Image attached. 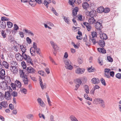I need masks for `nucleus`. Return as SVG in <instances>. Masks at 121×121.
I'll return each instance as SVG.
<instances>
[{
	"mask_svg": "<svg viewBox=\"0 0 121 121\" xmlns=\"http://www.w3.org/2000/svg\"><path fill=\"white\" fill-rule=\"evenodd\" d=\"M65 67V68L70 70H72L73 68V64L71 61L69 59H67L64 60Z\"/></svg>",
	"mask_w": 121,
	"mask_h": 121,
	"instance_id": "f257e3e1",
	"label": "nucleus"
},
{
	"mask_svg": "<svg viewBox=\"0 0 121 121\" xmlns=\"http://www.w3.org/2000/svg\"><path fill=\"white\" fill-rule=\"evenodd\" d=\"M14 84L12 83L10 85L11 86L13 90H18L19 88H20L22 86V83L19 81L16 80Z\"/></svg>",
	"mask_w": 121,
	"mask_h": 121,
	"instance_id": "f03ea898",
	"label": "nucleus"
},
{
	"mask_svg": "<svg viewBox=\"0 0 121 121\" xmlns=\"http://www.w3.org/2000/svg\"><path fill=\"white\" fill-rule=\"evenodd\" d=\"M22 56L23 58L26 61L27 64L33 65L32 59L28 55L26 54L25 53H22Z\"/></svg>",
	"mask_w": 121,
	"mask_h": 121,
	"instance_id": "7ed1b4c3",
	"label": "nucleus"
},
{
	"mask_svg": "<svg viewBox=\"0 0 121 121\" xmlns=\"http://www.w3.org/2000/svg\"><path fill=\"white\" fill-rule=\"evenodd\" d=\"M0 86L1 89L4 90H6V91H9L11 92L12 91V90L9 86H8L7 85L6 82H1L0 84Z\"/></svg>",
	"mask_w": 121,
	"mask_h": 121,
	"instance_id": "20e7f679",
	"label": "nucleus"
},
{
	"mask_svg": "<svg viewBox=\"0 0 121 121\" xmlns=\"http://www.w3.org/2000/svg\"><path fill=\"white\" fill-rule=\"evenodd\" d=\"M50 43L53 48V52L54 55H56L57 51L59 49L58 46L52 40L50 41Z\"/></svg>",
	"mask_w": 121,
	"mask_h": 121,
	"instance_id": "39448f33",
	"label": "nucleus"
},
{
	"mask_svg": "<svg viewBox=\"0 0 121 121\" xmlns=\"http://www.w3.org/2000/svg\"><path fill=\"white\" fill-rule=\"evenodd\" d=\"M86 14L87 16H89L92 17H95L97 15V13L95 10H92L90 12L86 10Z\"/></svg>",
	"mask_w": 121,
	"mask_h": 121,
	"instance_id": "423d86ee",
	"label": "nucleus"
},
{
	"mask_svg": "<svg viewBox=\"0 0 121 121\" xmlns=\"http://www.w3.org/2000/svg\"><path fill=\"white\" fill-rule=\"evenodd\" d=\"M43 25L46 28H48L49 30H51L52 28L54 27V24L50 22H47L46 23H44Z\"/></svg>",
	"mask_w": 121,
	"mask_h": 121,
	"instance_id": "0eeeda50",
	"label": "nucleus"
},
{
	"mask_svg": "<svg viewBox=\"0 0 121 121\" xmlns=\"http://www.w3.org/2000/svg\"><path fill=\"white\" fill-rule=\"evenodd\" d=\"M95 23V26L96 29L100 30L102 28V22L99 20H98Z\"/></svg>",
	"mask_w": 121,
	"mask_h": 121,
	"instance_id": "6e6552de",
	"label": "nucleus"
},
{
	"mask_svg": "<svg viewBox=\"0 0 121 121\" xmlns=\"http://www.w3.org/2000/svg\"><path fill=\"white\" fill-rule=\"evenodd\" d=\"M85 70V69L84 68L79 67L76 69L75 72V73L77 74H81L84 73Z\"/></svg>",
	"mask_w": 121,
	"mask_h": 121,
	"instance_id": "1a4fd4ad",
	"label": "nucleus"
},
{
	"mask_svg": "<svg viewBox=\"0 0 121 121\" xmlns=\"http://www.w3.org/2000/svg\"><path fill=\"white\" fill-rule=\"evenodd\" d=\"M5 75V72L4 70V69H2L0 71V77L2 79H4L6 81H7V80H6V78L7 79H9V78L8 76L4 77Z\"/></svg>",
	"mask_w": 121,
	"mask_h": 121,
	"instance_id": "9d476101",
	"label": "nucleus"
},
{
	"mask_svg": "<svg viewBox=\"0 0 121 121\" xmlns=\"http://www.w3.org/2000/svg\"><path fill=\"white\" fill-rule=\"evenodd\" d=\"M39 83L42 89L43 90L46 87V84L45 82H43L41 79L40 77L39 78Z\"/></svg>",
	"mask_w": 121,
	"mask_h": 121,
	"instance_id": "9b49d317",
	"label": "nucleus"
},
{
	"mask_svg": "<svg viewBox=\"0 0 121 121\" xmlns=\"http://www.w3.org/2000/svg\"><path fill=\"white\" fill-rule=\"evenodd\" d=\"M10 70L11 72L14 74L17 73L18 72L17 68L15 66H11L10 68Z\"/></svg>",
	"mask_w": 121,
	"mask_h": 121,
	"instance_id": "f8f14e48",
	"label": "nucleus"
},
{
	"mask_svg": "<svg viewBox=\"0 0 121 121\" xmlns=\"http://www.w3.org/2000/svg\"><path fill=\"white\" fill-rule=\"evenodd\" d=\"M91 81L92 83L95 84H98L100 82V81L99 79L95 78H92L91 80Z\"/></svg>",
	"mask_w": 121,
	"mask_h": 121,
	"instance_id": "ddd939ff",
	"label": "nucleus"
},
{
	"mask_svg": "<svg viewBox=\"0 0 121 121\" xmlns=\"http://www.w3.org/2000/svg\"><path fill=\"white\" fill-rule=\"evenodd\" d=\"M62 18L66 23L68 24H70L71 21L69 17L63 16Z\"/></svg>",
	"mask_w": 121,
	"mask_h": 121,
	"instance_id": "4468645a",
	"label": "nucleus"
},
{
	"mask_svg": "<svg viewBox=\"0 0 121 121\" xmlns=\"http://www.w3.org/2000/svg\"><path fill=\"white\" fill-rule=\"evenodd\" d=\"M83 89L85 92L87 94L89 93V86L86 85H85L83 86Z\"/></svg>",
	"mask_w": 121,
	"mask_h": 121,
	"instance_id": "2eb2a0df",
	"label": "nucleus"
},
{
	"mask_svg": "<svg viewBox=\"0 0 121 121\" xmlns=\"http://www.w3.org/2000/svg\"><path fill=\"white\" fill-rule=\"evenodd\" d=\"M79 10V8L78 7H75L73 10L72 14L73 17L76 16L77 14V13Z\"/></svg>",
	"mask_w": 121,
	"mask_h": 121,
	"instance_id": "dca6fc26",
	"label": "nucleus"
},
{
	"mask_svg": "<svg viewBox=\"0 0 121 121\" xmlns=\"http://www.w3.org/2000/svg\"><path fill=\"white\" fill-rule=\"evenodd\" d=\"M110 71V69H104V72L105 73V76L108 78H110V76L108 74L109 72Z\"/></svg>",
	"mask_w": 121,
	"mask_h": 121,
	"instance_id": "f3484780",
	"label": "nucleus"
},
{
	"mask_svg": "<svg viewBox=\"0 0 121 121\" xmlns=\"http://www.w3.org/2000/svg\"><path fill=\"white\" fill-rule=\"evenodd\" d=\"M99 34L100 37L101 39L106 40L108 38V37L106 34L101 33Z\"/></svg>",
	"mask_w": 121,
	"mask_h": 121,
	"instance_id": "a211bd4d",
	"label": "nucleus"
},
{
	"mask_svg": "<svg viewBox=\"0 0 121 121\" xmlns=\"http://www.w3.org/2000/svg\"><path fill=\"white\" fill-rule=\"evenodd\" d=\"M23 31L26 34H28L30 36H34L33 33L29 30L24 29L23 30Z\"/></svg>",
	"mask_w": 121,
	"mask_h": 121,
	"instance_id": "6ab92c4d",
	"label": "nucleus"
},
{
	"mask_svg": "<svg viewBox=\"0 0 121 121\" xmlns=\"http://www.w3.org/2000/svg\"><path fill=\"white\" fill-rule=\"evenodd\" d=\"M88 22L90 24H94L96 22L93 17H91L89 19Z\"/></svg>",
	"mask_w": 121,
	"mask_h": 121,
	"instance_id": "aec40b11",
	"label": "nucleus"
},
{
	"mask_svg": "<svg viewBox=\"0 0 121 121\" xmlns=\"http://www.w3.org/2000/svg\"><path fill=\"white\" fill-rule=\"evenodd\" d=\"M5 93V98L8 100H9L11 99V97L9 91H7Z\"/></svg>",
	"mask_w": 121,
	"mask_h": 121,
	"instance_id": "412c9836",
	"label": "nucleus"
},
{
	"mask_svg": "<svg viewBox=\"0 0 121 121\" xmlns=\"http://www.w3.org/2000/svg\"><path fill=\"white\" fill-rule=\"evenodd\" d=\"M80 43H77L76 44L73 42H72L71 43V45L73 46L74 48L75 49H78L80 46Z\"/></svg>",
	"mask_w": 121,
	"mask_h": 121,
	"instance_id": "4be33fe9",
	"label": "nucleus"
},
{
	"mask_svg": "<svg viewBox=\"0 0 121 121\" xmlns=\"http://www.w3.org/2000/svg\"><path fill=\"white\" fill-rule=\"evenodd\" d=\"M37 101L39 105L42 107H44L45 104L42 99L40 98H38Z\"/></svg>",
	"mask_w": 121,
	"mask_h": 121,
	"instance_id": "5701e85b",
	"label": "nucleus"
},
{
	"mask_svg": "<svg viewBox=\"0 0 121 121\" xmlns=\"http://www.w3.org/2000/svg\"><path fill=\"white\" fill-rule=\"evenodd\" d=\"M6 26V23L5 22L0 21V26L2 28L5 29Z\"/></svg>",
	"mask_w": 121,
	"mask_h": 121,
	"instance_id": "b1692460",
	"label": "nucleus"
},
{
	"mask_svg": "<svg viewBox=\"0 0 121 121\" xmlns=\"http://www.w3.org/2000/svg\"><path fill=\"white\" fill-rule=\"evenodd\" d=\"M27 70V71L29 73H34L35 72V70L31 67H28Z\"/></svg>",
	"mask_w": 121,
	"mask_h": 121,
	"instance_id": "393cba45",
	"label": "nucleus"
},
{
	"mask_svg": "<svg viewBox=\"0 0 121 121\" xmlns=\"http://www.w3.org/2000/svg\"><path fill=\"white\" fill-rule=\"evenodd\" d=\"M16 58L18 60H22L23 59L22 56H21L20 54H16Z\"/></svg>",
	"mask_w": 121,
	"mask_h": 121,
	"instance_id": "a878e982",
	"label": "nucleus"
},
{
	"mask_svg": "<svg viewBox=\"0 0 121 121\" xmlns=\"http://www.w3.org/2000/svg\"><path fill=\"white\" fill-rule=\"evenodd\" d=\"M78 35L76 37V38L78 40H80L82 39V33L80 31H78Z\"/></svg>",
	"mask_w": 121,
	"mask_h": 121,
	"instance_id": "bb28decb",
	"label": "nucleus"
},
{
	"mask_svg": "<svg viewBox=\"0 0 121 121\" xmlns=\"http://www.w3.org/2000/svg\"><path fill=\"white\" fill-rule=\"evenodd\" d=\"M104 9L102 6H101L99 7L97 9V11L98 13H101L104 11Z\"/></svg>",
	"mask_w": 121,
	"mask_h": 121,
	"instance_id": "cd10ccee",
	"label": "nucleus"
},
{
	"mask_svg": "<svg viewBox=\"0 0 121 121\" xmlns=\"http://www.w3.org/2000/svg\"><path fill=\"white\" fill-rule=\"evenodd\" d=\"M83 8L85 9H87L89 7V4L86 2H84L82 4Z\"/></svg>",
	"mask_w": 121,
	"mask_h": 121,
	"instance_id": "c85d7f7f",
	"label": "nucleus"
},
{
	"mask_svg": "<svg viewBox=\"0 0 121 121\" xmlns=\"http://www.w3.org/2000/svg\"><path fill=\"white\" fill-rule=\"evenodd\" d=\"M36 0H30L29 2V3L31 6H35L37 2Z\"/></svg>",
	"mask_w": 121,
	"mask_h": 121,
	"instance_id": "c756f323",
	"label": "nucleus"
},
{
	"mask_svg": "<svg viewBox=\"0 0 121 121\" xmlns=\"http://www.w3.org/2000/svg\"><path fill=\"white\" fill-rule=\"evenodd\" d=\"M35 49L31 47L30 49V51L31 55L33 56L35 55Z\"/></svg>",
	"mask_w": 121,
	"mask_h": 121,
	"instance_id": "7c9ffc66",
	"label": "nucleus"
},
{
	"mask_svg": "<svg viewBox=\"0 0 121 121\" xmlns=\"http://www.w3.org/2000/svg\"><path fill=\"white\" fill-rule=\"evenodd\" d=\"M19 73L20 77L21 78H23L27 77L26 75L24 73L22 70H19Z\"/></svg>",
	"mask_w": 121,
	"mask_h": 121,
	"instance_id": "2f4dec72",
	"label": "nucleus"
},
{
	"mask_svg": "<svg viewBox=\"0 0 121 121\" xmlns=\"http://www.w3.org/2000/svg\"><path fill=\"white\" fill-rule=\"evenodd\" d=\"M6 23L8 28H11L13 27V24L12 22L9 21H8L6 22Z\"/></svg>",
	"mask_w": 121,
	"mask_h": 121,
	"instance_id": "473e14b6",
	"label": "nucleus"
},
{
	"mask_svg": "<svg viewBox=\"0 0 121 121\" xmlns=\"http://www.w3.org/2000/svg\"><path fill=\"white\" fill-rule=\"evenodd\" d=\"M20 48L22 52V53H25L26 51V47H25L24 45H22L20 46Z\"/></svg>",
	"mask_w": 121,
	"mask_h": 121,
	"instance_id": "72a5a7b5",
	"label": "nucleus"
},
{
	"mask_svg": "<svg viewBox=\"0 0 121 121\" xmlns=\"http://www.w3.org/2000/svg\"><path fill=\"white\" fill-rule=\"evenodd\" d=\"M87 71L89 72L90 73L95 71H96V69L94 67L91 66L88 68Z\"/></svg>",
	"mask_w": 121,
	"mask_h": 121,
	"instance_id": "f704fd0d",
	"label": "nucleus"
},
{
	"mask_svg": "<svg viewBox=\"0 0 121 121\" xmlns=\"http://www.w3.org/2000/svg\"><path fill=\"white\" fill-rule=\"evenodd\" d=\"M88 94H86V93L84 95V98L86 99L89 100L91 101H92V99L88 95Z\"/></svg>",
	"mask_w": 121,
	"mask_h": 121,
	"instance_id": "c9c22d12",
	"label": "nucleus"
},
{
	"mask_svg": "<svg viewBox=\"0 0 121 121\" xmlns=\"http://www.w3.org/2000/svg\"><path fill=\"white\" fill-rule=\"evenodd\" d=\"M98 50L99 52L105 54L106 53V51L104 48H98Z\"/></svg>",
	"mask_w": 121,
	"mask_h": 121,
	"instance_id": "e433bc0d",
	"label": "nucleus"
},
{
	"mask_svg": "<svg viewBox=\"0 0 121 121\" xmlns=\"http://www.w3.org/2000/svg\"><path fill=\"white\" fill-rule=\"evenodd\" d=\"M2 65L6 69H8L9 67V65L8 63L5 61H3L2 63Z\"/></svg>",
	"mask_w": 121,
	"mask_h": 121,
	"instance_id": "4c0bfd02",
	"label": "nucleus"
},
{
	"mask_svg": "<svg viewBox=\"0 0 121 121\" xmlns=\"http://www.w3.org/2000/svg\"><path fill=\"white\" fill-rule=\"evenodd\" d=\"M70 118L71 121H78L76 117L73 115H71Z\"/></svg>",
	"mask_w": 121,
	"mask_h": 121,
	"instance_id": "58836bf2",
	"label": "nucleus"
},
{
	"mask_svg": "<svg viewBox=\"0 0 121 121\" xmlns=\"http://www.w3.org/2000/svg\"><path fill=\"white\" fill-rule=\"evenodd\" d=\"M99 104L100 106L102 107H104V102L103 100L101 99H100L99 101Z\"/></svg>",
	"mask_w": 121,
	"mask_h": 121,
	"instance_id": "ea45409f",
	"label": "nucleus"
},
{
	"mask_svg": "<svg viewBox=\"0 0 121 121\" xmlns=\"http://www.w3.org/2000/svg\"><path fill=\"white\" fill-rule=\"evenodd\" d=\"M47 100L48 102V104L49 106H52V102L50 100V98L47 95Z\"/></svg>",
	"mask_w": 121,
	"mask_h": 121,
	"instance_id": "a19ab883",
	"label": "nucleus"
},
{
	"mask_svg": "<svg viewBox=\"0 0 121 121\" xmlns=\"http://www.w3.org/2000/svg\"><path fill=\"white\" fill-rule=\"evenodd\" d=\"M98 62L100 65H102L103 63L102 59L101 58H99L98 59Z\"/></svg>",
	"mask_w": 121,
	"mask_h": 121,
	"instance_id": "79ce46f5",
	"label": "nucleus"
},
{
	"mask_svg": "<svg viewBox=\"0 0 121 121\" xmlns=\"http://www.w3.org/2000/svg\"><path fill=\"white\" fill-rule=\"evenodd\" d=\"M99 44L101 47H103L105 46V43L104 41L100 40L98 42Z\"/></svg>",
	"mask_w": 121,
	"mask_h": 121,
	"instance_id": "37998d69",
	"label": "nucleus"
},
{
	"mask_svg": "<svg viewBox=\"0 0 121 121\" xmlns=\"http://www.w3.org/2000/svg\"><path fill=\"white\" fill-rule=\"evenodd\" d=\"M107 60L108 62L112 63L113 62V60L112 58L110 56H108L107 57Z\"/></svg>",
	"mask_w": 121,
	"mask_h": 121,
	"instance_id": "c03bdc74",
	"label": "nucleus"
},
{
	"mask_svg": "<svg viewBox=\"0 0 121 121\" xmlns=\"http://www.w3.org/2000/svg\"><path fill=\"white\" fill-rule=\"evenodd\" d=\"M76 84L81 85L82 83V81L80 78H77L75 80Z\"/></svg>",
	"mask_w": 121,
	"mask_h": 121,
	"instance_id": "a18cd8bd",
	"label": "nucleus"
},
{
	"mask_svg": "<svg viewBox=\"0 0 121 121\" xmlns=\"http://www.w3.org/2000/svg\"><path fill=\"white\" fill-rule=\"evenodd\" d=\"M51 0H44L43 2H44V4L47 6V5L51 2Z\"/></svg>",
	"mask_w": 121,
	"mask_h": 121,
	"instance_id": "49530a36",
	"label": "nucleus"
},
{
	"mask_svg": "<svg viewBox=\"0 0 121 121\" xmlns=\"http://www.w3.org/2000/svg\"><path fill=\"white\" fill-rule=\"evenodd\" d=\"M20 91L21 92L23 93L24 94H26L27 93V90L25 88H22L20 89Z\"/></svg>",
	"mask_w": 121,
	"mask_h": 121,
	"instance_id": "de8ad7c7",
	"label": "nucleus"
},
{
	"mask_svg": "<svg viewBox=\"0 0 121 121\" xmlns=\"http://www.w3.org/2000/svg\"><path fill=\"white\" fill-rule=\"evenodd\" d=\"M13 29L18 31L19 29V27L16 24H14Z\"/></svg>",
	"mask_w": 121,
	"mask_h": 121,
	"instance_id": "09e8293b",
	"label": "nucleus"
},
{
	"mask_svg": "<svg viewBox=\"0 0 121 121\" xmlns=\"http://www.w3.org/2000/svg\"><path fill=\"white\" fill-rule=\"evenodd\" d=\"M38 74L43 76H45L44 72L42 70L39 71H38Z\"/></svg>",
	"mask_w": 121,
	"mask_h": 121,
	"instance_id": "8fccbe9b",
	"label": "nucleus"
},
{
	"mask_svg": "<svg viewBox=\"0 0 121 121\" xmlns=\"http://www.w3.org/2000/svg\"><path fill=\"white\" fill-rule=\"evenodd\" d=\"M9 20V19L4 17H2L1 18L0 21H8Z\"/></svg>",
	"mask_w": 121,
	"mask_h": 121,
	"instance_id": "3c124183",
	"label": "nucleus"
},
{
	"mask_svg": "<svg viewBox=\"0 0 121 121\" xmlns=\"http://www.w3.org/2000/svg\"><path fill=\"white\" fill-rule=\"evenodd\" d=\"M100 99L96 98L94 99L93 101V103L95 104H98L99 103Z\"/></svg>",
	"mask_w": 121,
	"mask_h": 121,
	"instance_id": "603ef678",
	"label": "nucleus"
},
{
	"mask_svg": "<svg viewBox=\"0 0 121 121\" xmlns=\"http://www.w3.org/2000/svg\"><path fill=\"white\" fill-rule=\"evenodd\" d=\"M26 40L27 43L29 44H30L31 43L32 40L31 39L28 37L26 38Z\"/></svg>",
	"mask_w": 121,
	"mask_h": 121,
	"instance_id": "864d4df0",
	"label": "nucleus"
},
{
	"mask_svg": "<svg viewBox=\"0 0 121 121\" xmlns=\"http://www.w3.org/2000/svg\"><path fill=\"white\" fill-rule=\"evenodd\" d=\"M2 106L4 107H6L8 106L7 103L6 102H3L1 103Z\"/></svg>",
	"mask_w": 121,
	"mask_h": 121,
	"instance_id": "5fc2aeb1",
	"label": "nucleus"
},
{
	"mask_svg": "<svg viewBox=\"0 0 121 121\" xmlns=\"http://www.w3.org/2000/svg\"><path fill=\"white\" fill-rule=\"evenodd\" d=\"M75 2V0H69L68 3L69 4L73 6V5Z\"/></svg>",
	"mask_w": 121,
	"mask_h": 121,
	"instance_id": "6e6d98bb",
	"label": "nucleus"
},
{
	"mask_svg": "<svg viewBox=\"0 0 121 121\" xmlns=\"http://www.w3.org/2000/svg\"><path fill=\"white\" fill-rule=\"evenodd\" d=\"M91 35L92 37V38L96 37L97 36L96 33L94 31L92 32Z\"/></svg>",
	"mask_w": 121,
	"mask_h": 121,
	"instance_id": "4d7b16f0",
	"label": "nucleus"
},
{
	"mask_svg": "<svg viewBox=\"0 0 121 121\" xmlns=\"http://www.w3.org/2000/svg\"><path fill=\"white\" fill-rule=\"evenodd\" d=\"M21 65L22 67L24 69H25L26 68V65L25 63L23 61H22V62Z\"/></svg>",
	"mask_w": 121,
	"mask_h": 121,
	"instance_id": "13d9d810",
	"label": "nucleus"
},
{
	"mask_svg": "<svg viewBox=\"0 0 121 121\" xmlns=\"http://www.w3.org/2000/svg\"><path fill=\"white\" fill-rule=\"evenodd\" d=\"M78 20L82 21H83L84 19L82 17V16L81 15H79L77 16Z\"/></svg>",
	"mask_w": 121,
	"mask_h": 121,
	"instance_id": "bf43d9fd",
	"label": "nucleus"
},
{
	"mask_svg": "<svg viewBox=\"0 0 121 121\" xmlns=\"http://www.w3.org/2000/svg\"><path fill=\"white\" fill-rule=\"evenodd\" d=\"M81 80L82 82H85L87 81V78L86 77L83 76Z\"/></svg>",
	"mask_w": 121,
	"mask_h": 121,
	"instance_id": "052dcab7",
	"label": "nucleus"
},
{
	"mask_svg": "<svg viewBox=\"0 0 121 121\" xmlns=\"http://www.w3.org/2000/svg\"><path fill=\"white\" fill-rule=\"evenodd\" d=\"M78 64H81L83 62V61L82 58H78Z\"/></svg>",
	"mask_w": 121,
	"mask_h": 121,
	"instance_id": "680f3d73",
	"label": "nucleus"
},
{
	"mask_svg": "<svg viewBox=\"0 0 121 121\" xmlns=\"http://www.w3.org/2000/svg\"><path fill=\"white\" fill-rule=\"evenodd\" d=\"M73 17V18L72 19V21L73 22V24L77 26L78 25V24L76 21V18L74 17Z\"/></svg>",
	"mask_w": 121,
	"mask_h": 121,
	"instance_id": "e2e57ef3",
	"label": "nucleus"
},
{
	"mask_svg": "<svg viewBox=\"0 0 121 121\" xmlns=\"http://www.w3.org/2000/svg\"><path fill=\"white\" fill-rule=\"evenodd\" d=\"M90 41L92 43L94 44H95L96 43L95 39L93 38H92L91 39H90Z\"/></svg>",
	"mask_w": 121,
	"mask_h": 121,
	"instance_id": "0e129e2a",
	"label": "nucleus"
},
{
	"mask_svg": "<svg viewBox=\"0 0 121 121\" xmlns=\"http://www.w3.org/2000/svg\"><path fill=\"white\" fill-rule=\"evenodd\" d=\"M18 34L20 35V36L22 38H23L24 36V33L21 31H19V32Z\"/></svg>",
	"mask_w": 121,
	"mask_h": 121,
	"instance_id": "69168bd1",
	"label": "nucleus"
},
{
	"mask_svg": "<svg viewBox=\"0 0 121 121\" xmlns=\"http://www.w3.org/2000/svg\"><path fill=\"white\" fill-rule=\"evenodd\" d=\"M69 55L68 52H65L64 54L63 57L65 59H67Z\"/></svg>",
	"mask_w": 121,
	"mask_h": 121,
	"instance_id": "338daca9",
	"label": "nucleus"
},
{
	"mask_svg": "<svg viewBox=\"0 0 121 121\" xmlns=\"http://www.w3.org/2000/svg\"><path fill=\"white\" fill-rule=\"evenodd\" d=\"M80 29V28L78 27H75L73 26V27L72 30L74 31H76Z\"/></svg>",
	"mask_w": 121,
	"mask_h": 121,
	"instance_id": "774afa93",
	"label": "nucleus"
}]
</instances>
